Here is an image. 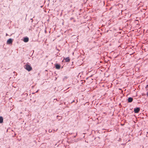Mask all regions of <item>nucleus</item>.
<instances>
[{
  "label": "nucleus",
  "mask_w": 148,
  "mask_h": 148,
  "mask_svg": "<svg viewBox=\"0 0 148 148\" xmlns=\"http://www.w3.org/2000/svg\"><path fill=\"white\" fill-rule=\"evenodd\" d=\"M3 119L2 116L0 117V123H1L3 122Z\"/></svg>",
  "instance_id": "6e6552de"
},
{
  "label": "nucleus",
  "mask_w": 148,
  "mask_h": 148,
  "mask_svg": "<svg viewBox=\"0 0 148 148\" xmlns=\"http://www.w3.org/2000/svg\"><path fill=\"white\" fill-rule=\"evenodd\" d=\"M55 67L56 69H59L60 68V66L58 64L56 65Z\"/></svg>",
  "instance_id": "0eeeda50"
},
{
  "label": "nucleus",
  "mask_w": 148,
  "mask_h": 148,
  "mask_svg": "<svg viewBox=\"0 0 148 148\" xmlns=\"http://www.w3.org/2000/svg\"><path fill=\"white\" fill-rule=\"evenodd\" d=\"M147 96H148V93H147Z\"/></svg>",
  "instance_id": "1a4fd4ad"
},
{
  "label": "nucleus",
  "mask_w": 148,
  "mask_h": 148,
  "mask_svg": "<svg viewBox=\"0 0 148 148\" xmlns=\"http://www.w3.org/2000/svg\"><path fill=\"white\" fill-rule=\"evenodd\" d=\"M13 39L11 38L8 39L7 41V43L8 44H11L13 41Z\"/></svg>",
  "instance_id": "f03ea898"
},
{
  "label": "nucleus",
  "mask_w": 148,
  "mask_h": 148,
  "mask_svg": "<svg viewBox=\"0 0 148 148\" xmlns=\"http://www.w3.org/2000/svg\"><path fill=\"white\" fill-rule=\"evenodd\" d=\"M133 99L132 98L130 97H129L128 99V102H131L132 101Z\"/></svg>",
  "instance_id": "423d86ee"
},
{
  "label": "nucleus",
  "mask_w": 148,
  "mask_h": 148,
  "mask_svg": "<svg viewBox=\"0 0 148 148\" xmlns=\"http://www.w3.org/2000/svg\"><path fill=\"white\" fill-rule=\"evenodd\" d=\"M64 60L65 62H69L70 61V59L69 57L66 58H64Z\"/></svg>",
  "instance_id": "20e7f679"
},
{
  "label": "nucleus",
  "mask_w": 148,
  "mask_h": 148,
  "mask_svg": "<svg viewBox=\"0 0 148 148\" xmlns=\"http://www.w3.org/2000/svg\"><path fill=\"white\" fill-rule=\"evenodd\" d=\"M140 108H137L134 109V112L135 113H138L140 111Z\"/></svg>",
  "instance_id": "7ed1b4c3"
},
{
  "label": "nucleus",
  "mask_w": 148,
  "mask_h": 148,
  "mask_svg": "<svg viewBox=\"0 0 148 148\" xmlns=\"http://www.w3.org/2000/svg\"><path fill=\"white\" fill-rule=\"evenodd\" d=\"M23 41L25 42H27L29 41V38L27 37H25L24 38Z\"/></svg>",
  "instance_id": "39448f33"
},
{
  "label": "nucleus",
  "mask_w": 148,
  "mask_h": 148,
  "mask_svg": "<svg viewBox=\"0 0 148 148\" xmlns=\"http://www.w3.org/2000/svg\"><path fill=\"white\" fill-rule=\"evenodd\" d=\"M24 68L28 71H30L32 69V68L31 65L28 64H26L24 66Z\"/></svg>",
  "instance_id": "f257e3e1"
}]
</instances>
